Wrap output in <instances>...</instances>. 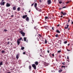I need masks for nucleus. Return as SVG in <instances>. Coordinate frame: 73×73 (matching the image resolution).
Segmentation results:
<instances>
[{
    "mask_svg": "<svg viewBox=\"0 0 73 73\" xmlns=\"http://www.w3.org/2000/svg\"><path fill=\"white\" fill-rule=\"evenodd\" d=\"M32 66L33 68H34V69L36 70V66L35 64H33L32 65Z\"/></svg>",
    "mask_w": 73,
    "mask_h": 73,
    "instance_id": "1",
    "label": "nucleus"
},
{
    "mask_svg": "<svg viewBox=\"0 0 73 73\" xmlns=\"http://www.w3.org/2000/svg\"><path fill=\"white\" fill-rule=\"evenodd\" d=\"M20 33L21 34V35H22V36H25V33L23 32V31H20Z\"/></svg>",
    "mask_w": 73,
    "mask_h": 73,
    "instance_id": "2",
    "label": "nucleus"
},
{
    "mask_svg": "<svg viewBox=\"0 0 73 73\" xmlns=\"http://www.w3.org/2000/svg\"><path fill=\"white\" fill-rule=\"evenodd\" d=\"M0 4L1 5H5V2H1Z\"/></svg>",
    "mask_w": 73,
    "mask_h": 73,
    "instance_id": "3",
    "label": "nucleus"
},
{
    "mask_svg": "<svg viewBox=\"0 0 73 73\" xmlns=\"http://www.w3.org/2000/svg\"><path fill=\"white\" fill-rule=\"evenodd\" d=\"M47 3L48 4H50L52 3V1L50 0H48L47 1Z\"/></svg>",
    "mask_w": 73,
    "mask_h": 73,
    "instance_id": "4",
    "label": "nucleus"
},
{
    "mask_svg": "<svg viewBox=\"0 0 73 73\" xmlns=\"http://www.w3.org/2000/svg\"><path fill=\"white\" fill-rule=\"evenodd\" d=\"M35 8L37 11H40V12H41V9H38V7H36Z\"/></svg>",
    "mask_w": 73,
    "mask_h": 73,
    "instance_id": "5",
    "label": "nucleus"
},
{
    "mask_svg": "<svg viewBox=\"0 0 73 73\" xmlns=\"http://www.w3.org/2000/svg\"><path fill=\"white\" fill-rule=\"evenodd\" d=\"M19 56H20L19 54H16V58L17 59H18L19 58Z\"/></svg>",
    "mask_w": 73,
    "mask_h": 73,
    "instance_id": "6",
    "label": "nucleus"
},
{
    "mask_svg": "<svg viewBox=\"0 0 73 73\" xmlns=\"http://www.w3.org/2000/svg\"><path fill=\"white\" fill-rule=\"evenodd\" d=\"M61 13L63 15V16H65V15H66V13L65 12H63L62 11L61 12Z\"/></svg>",
    "mask_w": 73,
    "mask_h": 73,
    "instance_id": "7",
    "label": "nucleus"
},
{
    "mask_svg": "<svg viewBox=\"0 0 73 73\" xmlns=\"http://www.w3.org/2000/svg\"><path fill=\"white\" fill-rule=\"evenodd\" d=\"M27 16H28V15H23L22 17V18L23 19H25V18H26V17H27Z\"/></svg>",
    "mask_w": 73,
    "mask_h": 73,
    "instance_id": "8",
    "label": "nucleus"
},
{
    "mask_svg": "<svg viewBox=\"0 0 73 73\" xmlns=\"http://www.w3.org/2000/svg\"><path fill=\"white\" fill-rule=\"evenodd\" d=\"M38 37H39L40 39H41V37H42V36L40 34H38L37 35Z\"/></svg>",
    "mask_w": 73,
    "mask_h": 73,
    "instance_id": "9",
    "label": "nucleus"
},
{
    "mask_svg": "<svg viewBox=\"0 0 73 73\" xmlns=\"http://www.w3.org/2000/svg\"><path fill=\"white\" fill-rule=\"evenodd\" d=\"M11 6V5L9 3H7L6 4V7H10Z\"/></svg>",
    "mask_w": 73,
    "mask_h": 73,
    "instance_id": "10",
    "label": "nucleus"
},
{
    "mask_svg": "<svg viewBox=\"0 0 73 73\" xmlns=\"http://www.w3.org/2000/svg\"><path fill=\"white\" fill-rule=\"evenodd\" d=\"M66 25L67 26V27H65L64 28H65V29H68V28L69 26V25Z\"/></svg>",
    "mask_w": 73,
    "mask_h": 73,
    "instance_id": "11",
    "label": "nucleus"
},
{
    "mask_svg": "<svg viewBox=\"0 0 73 73\" xmlns=\"http://www.w3.org/2000/svg\"><path fill=\"white\" fill-rule=\"evenodd\" d=\"M35 64L36 65H38V62L37 61L35 62Z\"/></svg>",
    "mask_w": 73,
    "mask_h": 73,
    "instance_id": "12",
    "label": "nucleus"
},
{
    "mask_svg": "<svg viewBox=\"0 0 73 73\" xmlns=\"http://www.w3.org/2000/svg\"><path fill=\"white\" fill-rule=\"evenodd\" d=\"M26 21H29V17H27L26 18Z\"/></svg>",
    "mask_w": 73,
    "mask_h": 73,
    "instance_id": "13",
    "label": "nucleus"
},
{
    "mask_svg": "<svg viewBox=\"0 0 73 73\" xmlns=\"http://www.w3.org/2000/svg\"><path fill=\"white\" fill-rule=\"evenodd\" d=\"M17 43L18 44V45H19V44H20V42L19 40H17Z\"/></svg>",
    "mask_w": 73,
    "mask_h": 73,
    "instance_id": "14",
    "label": "nucleus"
},
{
    "mask_svg": "<svg viewBox=\"0 0 73 73\" xmlns=\"http://www.w3.org/2000/svg\"><path fill=\"white\" fill-rule=\"evenodd\" d=\"M37 3H35L34 5V7L35 8L37 7Z\"/></svg>",
    "mask_w": 73,
    "mask_h": 73,
    "instance_id": "15",
    "label": "nucleus"
},
{
    "mask_svg": "<svg viewBox=\"0 0 73 73\" xmlns=\"http://www.w3.org/2000/svg\"><path fill=\"white\" fill-rule=\"evenodd\" d=\"M62 69H60V70H58V72L59 73H61V72H62Z\"/></svg>",
    "mask_w": 73,
    "mask_h": 73,
    "instance_id": "16",
    "label": "nucleus"
},
{
    "mask_svg": "<svg viewBox=\"0 0 73 73\" xmlns=\"http://www.w3.org/2000/svg\"><path fill=\"white\" fill-rule=\"evenodd\" d=\"M57 33H60V31L58 30H57L56 31Z\"/></svg>",
    "mask_w": 73,
    "mask_h": 73,
    "instance_id": "17",
    "label": "nucleus"
},
{
    "mask_svg": "<svg viewBox=\"0 0 73 73\" xmlns=\"http://www.w3.org/2000/svg\"><path fill=\"white\" fill-rule=\"evenodd\" d=\"M22 39H23V38L22 37H21L19 39H18V40L19 41H21Z\"/></svg>",
    "mask_w": 73,
    "mask_h": 73,
    "instance_id": "18",
    "label": "nucleus"
},
{
    "mask_svg": "<svg viewBox=\"0 0 73 73\" xmlns=\"http://www.w3.org/2000/svg\"><path fill=\"white\" fill-rule=\"evenodd\" d=\"M13 9L14 10H16V7H13Z\"/></svg>",
    "mask_w": 73,
    "mask_h": 73,
    "instance_id": "19",
    "label": "nucleus"
},
{
    "mask_svg": "<svg viewBox=\"0 0 73 73\" xmlns=\"http://www.w3.org/2000/svg\"><path fill=\"white\" fill-rule=\"evenodd\" d=\"M34 29H35V30H38V28H37V27H35L34 28Z\"/></svg>",
    "mask_w": 73,
    "mask_h": 73,
    "instance_id": "20",
    "label": "nucleus"
},
{
    "mask_svg": "<svg viewBox=\"0 0 73 73\" xmlns=\"http://www.w3.org/2000/svg\"><path fill=\"white\" fill-rule=\"evenodd\" d=\"M24 41H27V38L25 37H24Z\"/></svg>",
    "mask_w": 73,
    "mask_h": 73,
    "instance_id": "21",
    "label": "nucleus"
},
{
    "mask_svg": "<svg viewBox=\"0 0 73 73\" xmlns=\"http://www.w3.org/2000/svg\"><path fill=\"white\" fill-rule=\"evenodd\" d=\"M3 65V61H2L0 63V66H1V65Z\"/></svg>",
    "mask_w": 73,
    "mask_h": 73,
    "instance_id": "22",
    "label": "nucleus"
},
{
    "mask_svg": "<svg viewBox=\"0 0 73 73\" xmlns=\"http://www.w3.org/2000/svg\"><path fill=\"white\" fill-rule=\"evenodd\" d=\"M20 9V7H18L17 9V10L18 11H19Z\"/></svg>",
    "mask_w": 73,
    "mask_h": 73,
    "instance_id": "23",
    "label": "nucleus"
},
{
    "mask_svg": "<svg viewBox=\"0 0 73 73\" xmlns=\"http://www.w3.org/2000/svg\"><path fill=\"white\" fill-rule=\"evenodd\" d=\"M29 69H31V68H32V66H31L30 65L29 67Z\"/></svg>",
    "mask_w": 73,
    "mask_h": 73,
    "instance_id": "24",
    "label": "nucleus"
},
{
    "mask_svg": "<svg viewBox=\"0 0 73 73\" xmlns=\"http://www.w3.org/2000/svg\"><path fill=\"white\" fill-rule=\"evenodd\" d=\"M59 3L60 4H61V3H62V1H60L59 2Z\"/></svg>",
    "mask_w": 73,
    "mask_h": 73,
    "instance_id": "25",
    "label": "nucleus"
},
{
    "mask_svg": "<svg viewBox=\"0 0 73 73\" xmlns=\"http://www.w3.org/2000/svg\"><path fill=\"white\" fill-rule=\"evenodd\" d=\"M45 19H48V17H47L46 16L45 17Z\"/></svg>",
    "mask_w": 73,
    "mask_h": 73,
    "instance_id": "26",
    "label": "nucleus"
},
{
    "mask_svg": "<svg viewBox=\"0 0 73 73\" xmlns=\"http://www.w3.org/2000/svg\"><path fill=\"white\" fill-rule=\"evenodd\" d=\"M1 53H5V51H4V50H3L1 51Z\"/></svg>",
    "mask_w": 73,
    "mask_h": 73,
    "instance_id": "27",
    "label": "nucleus"
},
{
    "mask_svg": "<svg viewBox=\"0 0 73 73\" xmlns=\"http://www.w3.org/2000/svg\"><path fill=\"white\" fill-rule=\"evenodd\" d=\"M58 34H56L55 35V37H58Z\"/></svg>",
    "mask_w": 73,
    "mask_h": 73,
    "instance_id": "28",
    "label": "nucleus"
},
{
    "mask_svg": "<svg viewBox=\"0 0 73 73\" xmlns=\"http://www.w3.org/2000/svg\"><path fill=\"white\" fill-rule=\"evenodd\" d=\"M7 31H8V30L5 29L3 31V32H7Z\"/></svg>",
    "mask_w": 73,
    "mask_h": 73,
    "instance_id": "29",
    "label": "nucleus"
},
{
    "mask_svg": "<svg viewBox=\"0 0 73 73\" xmlns=\"http://www.w3.org/2000/svg\"><path fill=\"white\" fill-rule=\"evenodd\" d=\"M21 50H24V47H22L21 48Z\"/></svg>",
    "mask_w": 73,
    "mask_h": 73,
    "instance_id": "30",
    "label": "nucleus"
},
{
    "mask_svg": "<svg viewBox=\"0 0 73 73\" xmlns=\"http://www.w3.org/2000/svg\"><path fill=\"white\" fill-rule=\"evenodd\" d=\"M45 44H47V40L46 39L45 40Z\"/></svg>",
    "mask_w": 73,
    "mask_h": 73,
    "instance_id": "31",
    "label": "nucleus"
},
{
    "mask_svg": "<svg viewBox=\"0 0 73 73\" xmlns=\"http://www.w3.org/2000/svg\"><path fill=\"white\" fill-rule=\"evenodd\" d=\"M65 62H63L62 63V65H65Z\"/></svg>",
    "mask_w": 73,
    "mask_h": 73,
    "instance_id": "32",
    "label": "nucleus"
},
{
    "mask_svg": "<svg viewBox=\"0 0 73 73\" xmlns=\"http://www.w3.org/2000/svg\"><path fill=\"white\" fill-rule=\"evenodd\" d=\"M65 68L66 67L65 66H62L61 67V68Z\"/></svg>",
    "mask_w": 73,
    "mask_h": 73,
    "instance_id": "33",
    "label": "nucleus"
},
{
    "mask_svg": "<svg viewBox=\"0 0 73 73\" xmlns=\"http://www.w3.org/2000/svg\"><path fill=\"white\" fill-rule=\"evenodd\" d=\"M68 42H67V41H65L64 42V44H66Z\"/></svg>",
    "mask_w": 73,
    "mask_h": 73,
    "instance_id": "34",
    "label": "nucleus"
},
{
    "mask_svg": "<svg viewBox=\"0 0 73 73\" xmlns=\"http://www.w3.org/2000/svg\"><path fill=\"white\" fill-rule=\"evenodd\" d=\"M23 54H26V53L25 52H24L23 53Z\"/></svg>",
    "mask_w": 73,
    "mask_h": 73,
    "instance_id": "35",
    "label": "nucleus"
},
{
    "mask_svg": "<svg viewBox=\"0 0 73 73\" xmlns=\"http://www.w3.org/2000/svg\"><path fill=\"white\" fill-rule=\"evenodd\" d=\"M60 52H61V51L60 50H59L58 51V53H60Z\"/></svg>",
    "mask_w": 73,
    "mask_h": 73,
    "instance_id": "36",
    "label": "nucleus"
},
{
    "mask_svg": "<svg viewBox=\"0 0 73 73\" xmlns=\"http://www.w3.org/2000/svg\"><path fill=\"white\" fill-rule=\"evenodd\" d=\"M59 58H61V55H59L58 57Z\"/></svg>",
    "mask_w": 73,
    "mask_h": 73,
    "instance_id": "37",
    "label": "nucleus"
},
{
    "mask_svg": "<svg viewBox=\"0 0 73 73\" xmlns=\"http://www.w3.org/2000/svg\"><path fill=\"white\" fill-rule=\"evenodd\" d=\"M67 50L68 51V52H70V50H69L68 49H67Z\"/></svg>",
    "mask_w": 73,
    "mask_h": 73,
    "instance_id": "38",
    "label": "nucleus"
},
{
    "mask_svg": "<svg viewBox=\"0 0 73 73\" xmlns=\"http://www.w3.org/2000/svg\"><path fill=\"white\" fill-rule=\"evenodd\" d=\"M66 8V6H64V7H63L62 8V9H63L64 8Z\"/></svg>",
    "mask_w": 73,
    "mask_h": 73,
    "instance_id": "39",
    "label": "nucleus"
},
{
    "mask_svg": "<svg viewBox=\"0 0 73 73\" xmlns=\"http://www.w3.org/2000/svg\"><path fill=\"white\" fill-rule=\"evenodd\" d=\"M52 56H53V57H54V54H52Z\"/></svg>",
    "mask_w": 73,
    "mask_h": 73,
    "instance_id": "40",
    "label": "nucleus"
},
{
    "mask_svg": "<svg viewBox=\"0 0 73 73\" xmlns=\"http://www.w3.org/2000/svg\"><path fill=\"white\" fill-rule=\"evenodd\" d=\"M52 30H53V31H54V28L53 27H52Z\"/></svg>",
    "mask_w": 73,
    "mask_h": 73,
    "instance_id": "41",
    "label": "nucleus"
},
{
    "mask_svg": "<svg viewBox=\"0 0 73 73\" xmlns=\"http://www.w3.org/2000/svg\"><path fill=\"white\" fill-rule=\"evenodd\" d=\"M34 5V3H33V4H32L31 5V6H33V5Z\"/></svg>",
    "mask_w": 73,
    "mask_h": 73,
    "instance_id": "42",
    "label": "nucleus"
},
{
    "mask_svg": "<svg viewBox=\"0 0 73 73\" xmlns=\"http://www.w3.org/2000/svg\"><path fill=\"white\" fill-rule=\"evenodd\" d=\"M8 45H9V42H8L7 43Z\"/></svg>",
    "mask_w": 73,
    "mask_h": 73,
    "instance_id": "43",
    "label": "nucleus"
},
{
    "mask_svg": "<svg viewBox=\"0 0 73 73\" xmlns=\"http://www.w3.org/2000/svg\"><path fill=\"white\" fill-rule=\"evenodd\" d=\"M69 56H67V59H69Z\"/></svg>",
    "mask_w": 73,
    "mask_h": 73,
    "instance_id": "44",
    "label": "nucleus"
},
{
    "mask_svg": "<svg viewBox=\"0 0 73 73\" xmlns=\"http://www.w3.org/2000/svg\"><path fill=\"white\" fill-rule=\"evenodd\" d=\"M39 1L40 3H41V0H39Z\"/></svg>",
    "mask_w": 73,
    "mask_h": 73,
    "instance_id": "45",
    "label": "nucleus"
},
{
    "mask_svg": "<svg viewBox=\"0 0 73 73\" xmlns=\"http://www.w3.org/2000/svg\"><path fill=\"white\" fill-rule=\"evenodd\" d=\"M47 52H48V53H49V50H48V51H47Z\"/></svg>",
    "mask_w": 73,
    "mask_h": 73,
    "instance_id": "46",
    "label": "nucleus"
},
{
    "mask_svg": "<svg viewBox=\"0 0 73 73\" xmlns=\"http://www.w3.org/2000/svg\"><path fill=\"white\" fill-rule=\"evenodd\" d=\"M61 16L60 17L62 18V17H63V16H62L61 15Z\"/></svg>",
    "mask_w": 73,
    "mask_h": 73,
    "instance_id": "47",
    "label": "nucleus"
},
{
    "mask_svg": "<svg viewBox=\"0 0 73 73\" xmlns=\"http://www.w3.org/2000/svg\"><path fill=\"white\" fill-rule=\"evenodd\" d=\"M69 21H70V19H69L68 20V23H69Z\"/></svg>",
    "mask_w": 73,
    "mask_h": 73,
    "instance_id": "48",
    "label": "nucleus"
},
{
    "mask_svg": "<svg viewBox=\"0 0 73 73\" xmlns=\"http://www.w3.org/2000/svg\"><path fill=\"white\" fill-rule=\"evenodd\" d=\"M11 16L12 17H13V15H12Z\"/></svg>",
    "mask_w": 73,
    "mask_h": 73,
    "instance_id": "49",
    "label": "nucleus"
},
{
    "mask_svg": "<svg viewBox=\"0 0 73 73\" xmlns=\"http://www.w3.org/2000/svg\"><path fill=\"white\" fill-rule=\"evenodd\" d=\"M29 12L30 13L31 12V10H29Z\"/></svg>",
    "mask_w": 73,
    "mask_h": 73,
    "instance_id": "50",
    "label": "nucleus"
},
{
    "mask_svg": "<svg viewBox=\"0 0 73 73\" xmlns=\"http://www.w3.org/2000/svg\"><path fill=\"white\" fill-rule=\"evenodd\" d=\"M69 3V2H67L66 3V4H68Z\"/></svg>",
    "mask_w": 73,
    "mask_h": 73,
    "instance_id": "51",
    "label": "nucleus"
},
{
    "mask_svg": "<svg viewBox=\"0 0 73 73\" xmlns=\"http://www.w3.org/2000/svg\"><path fill=\"white\" fill-rule=\"evenodd\" d=\"M72 24H73V22H72Z\"/></svg>",
    "mask_w": 73,
    "mask_h": 73,
    "instance_id": "52",
    "label": "nucleus"
},
{
    "mask_svg": "<svg viewBox=\"0 0 73 73\" xmlns=\"http://www.w3.org/2000/svg\"><path fill=\"white\" fill-rule=\"evenodd\" d=\"M4 1V0H2L1 2H2V1Z\"/></svg>",
    "mask_w": 73,
    "mask_h": 73,
    "instance_id": "53",
    "label": "nucleus"
},
{
    "mask_svg": "<svg viewBox=\"0 0 73 73\" xmlns=\"http://www.w3.org/2000/svg\"><path fill=\"white\" fill-rule=\"evenodd\" d=\"M70 29V28H69L68 29V30H69Z\"/></svg>",
    "mask_w": 73,
    "mask_h": 73,
    "instance_id": "54",
    "label": "nucleus"
},
{
    "mask_svg": "<svg viewBox=\"0 0 73 73\" xmlns=\"http://www.w3.org/2000/svg\"><path fill=\"white\" fill-rule=\"evenodd\" d=\"M70 45V44H68V46H69V45Z\"/></svg>",
    "mask_w": 73,
    "mask_h": 73,
    "instance_id": "55",
    "label": "nucleus"
},
{
    "mask_svg": "<svg viewBox=\"0 0 73 73\" xmlns=\"http://www.w3.org/2000/svg\"><path fill=\"white\" fill-rule=\"evenodd\" d=\"M40 56H41V57H42V56L41 55H40Z\"/></svg>",
    "mask_w": 73,
    "mask_h": 73,
    "instance_id": "56",
    "label": "nucleus"
},
{
    "mask_svg": "<svg viewBox=\"0 0 73 73\" xmlns=\"http://www.w3.org/2000/svg\"><path fill=\"white\" fill-rule=\"evenodd\" d=\"M59 41H60V42H61V40H59Z\"/></svg>",
    "mask_w": 73,
    "mask_h": 73,
    "instance_id": "57",
    "label": "nucleus"
},
{
    "mask_svg": "<svg viewBox=\"0 0 73 73\" xmlns=\"http://www.w3.org/2000/svg\"><path fill=\"white\" fill-rule=\"evenodd\" d=\"M61 9V8H60V9Z\"/></svg>",
    "mask_w": 73,
    "mask_h": 73,
    "instance_id": "58",
    "label": "nucleus"
},
{
    "mask_svg": "<svg viewBox=\"0 0 73 73\" xmlns=\"http://www.w3.org/2000/svg\"><path fill=\"white\" fill-rule=\"evenodd\" d=\"M1 23L0 22V25H1Z\"/></svg>",
    "mask_w": 73,
    "mask_h": 73,
    "instance_id": "59",
    "label": "nucleus"
},
{
    "mask_svg": "<svg viewBox=\"0 0 73 73\" xmlns=\"http://www.w3.org/2000/svg\"><path fill=\"white\" fill-rule=\"evenodd\" d=\"M56 1V0H54V1Z\"/></svg>",
    "mask_w": 73,
    "mask_h": 73,
    "instance_id": "60",
    "label": "nucleus"
},
{
    "mask_svg": "<svg viewBox=\"0 0 73 73\" xmlns=\"http://www.w3.org/2000/svg\"><path fill=\"white\" fill-rule=\"evenodd\" d=\"M11 45H12V43H11Z\"/></svg>",
    "mask_w": 73,
    "mask_h": 73,
    "instance_id": "61",
    "label": "nucleus"
},
{
    "mask_svg": "<svg viewBox=\"0 0 73 73\" xmlns=\"http://www.w3.org/2000/svg\"><path fill=\"white\" fill-rule=\"evenodd\" d=\"M60 44H61V42H60Z\"/></svg>",
    "mask_w": 73,
    "mask_h": 73,
    "instance_id": "62",
    "label": "nucleus"
},
{
    "mask_svg": "<svg viewBox=\"0 0 73 73\" xmlns=\"http://www.w3.org/2000/svg\"><path fill=\"white\" fill-rule=\"evenodd\" d=\"M9 39L8 38V40H9Z\"/></svg>",
    "mask_w": 73,
    "mask_h": 73,
    "instance_id": "63",
    "label": "nucleus"
},
{
    "mask_svg": "<svg viewBox=\"0 0 73 73\" xmlns=\"http://www.w3.org/2000/svg\"><path fill=\"white\" fill-rule=\"evenodd\" d=\"M62 4H65V3H63Z\"/></svg>",
    "mask_w": 73,
    "mask_h": 73,
    "instance_id": "64",
    "label": "nucleus"
}]
</instances>
